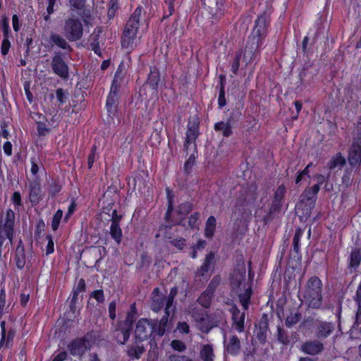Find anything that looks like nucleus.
<instances>
[{"label": "nucleus", "mask_w": 361, "mask_h": 361, "mask_svg": "<svg viewBox=\"0 0 361 361\" xmlns=\"http://www.w3.org/2000/svg\"><path fill=\"white\" fill-rule=\"evenodd\" d=\"M348 161L351 166H355L361 161V148L357 145H352L348 154Z\"/></svg>", "instance_id": "393cba45"}, {"label": "nucleus", "mask_w": 361, "mask_h": 361, "mask_svg": "<svg viewBox=\"0 0 361 361\" xmlns=\"http://www.w3.org/2000/svg\"><path fill=\"white\" fill-rule=\"evenodd\" d=\"M200 354L203 361H214V354L212 345H204L200 350Z\"/></svg>", "instance_id": "2f4dec72"}, {"label": "nucleus", "mask_w": 361, "mask_h": 361, "mask_svg": "<svg viewBox=\"0 0 361 361\" xmlns=\"http://www.w3.org/2000/svg\"><path fill=\"white\" fill-rule=\"evenodd\" d=\"M15 261L16 267L20 269H22L26 264L25 250L21 240H20L16 250Z\"/></svg>", "instance_id": "4be33fe9"}, {"label": "nucleus", "mask_w": 361, "mask_h": 361, "mask_svg": "<svg viewBox=\"0 0 361 361\" xmlns=\"http://www.w3.org/2000/svg\"><path fill=\"white\" fill-rule=\"evenodd\" d=\"M1 30L4 35V38H8L9 35V23L8 19L4 17L1 20Z\"/></svg>", "instance_id": "13d9d810"}, {"label": "nucleus", "mask_w": 361, "mask_h": 361, "mask_svg": "<svg viewBox=\"0 0 361 361\" xmlns=\"http://www.w3.org/2000/svg\"><path fill=\"white\" fill-rule=\"evenodd\" d=\"M61 186L59 185L56 181L53 180L49 185V194L51 197H54L61 191Z\"/></svg>", "instance_id": "6e6d98bb"}, {"label": "nucleus", "mask_w": 361, "mask_h": 361, "mask_svg": "<svg viewBox=\"0 0 361 361\" xmlns=\"http://www.w3.org/2000/svg\"><path fill=\"white\" fill-rule=\"evenodd\" d=\"M199 218H200V213H198V212H195L189 217L188 224L190 228H198Z\"/></svg>", "instance_id": "5fc2aeb1"}, {"label": "nucleus", "mask_w": 361, "mask_h": 361, "mask_svg": "<svg viewBox=\"0 0 361 361\" xmlns=\"http://www.w3.org/2000/svg\"><path fill=\"white\" fill-rule=\"evenodd\" d=\"M277 338L278 341L283 345H287L290 342L288 333L281 327H278Z\"/></svg>", "instance_id": "79ce46f5"}, {"label": "nucleus", "mask_w": 361, "mask_h": 361, "mask_svg": "<svg viewBox=\"0 0 361 361\" xmlns=\"http://www.w3.org/2000/svg\"><path fill=\"white\" fill-rule=\"evenodd\" d=\"M213 294L209 293L207 290H204L201 295L197 298V302L200 305H201L203 307L207 308L210 306L212 302V299L213 298Z\"/></svg>", "instance_id": "4c0bfd02"}, {"label": "nucleus", "mask_w": 361, "mask_h": 361, "mask_svg": "<svg viewBox=\"0 0 361 361\" xmlns=\"http://www.w3.org/2000/svg\"><path fill=\"white\" fill-rule=\"evenodd\" d=\"M1 338L0 341V348L3 347L6 343V322L2 321L1 322Z\"/></svg>", "instance_id": "69168bd1"}, {"label": "nucleus", "mask_w": 361, "mask_h": 361, "mask_svg": "<svg viewBox=\"0 0 361 361\" xmlns=\"http://www.w3.org/2000/svg\"><path fill=\"white\" fill-rule=\"evenodd\" d=\"M224 346L225 352H226L228 354L231 355H236L240 350L241 343L236 335L232 334L227 337L226 334L224 333Z\"/></svg>", "instance_id": "6e6552de"}, {"label": "nucleus", "mask_w": 361, "mask_h": 361, "mask_svg": "<svg viewBox=\"0 0 361 361\" xmlns=\"http://www.w3.org/2000/svg\"><path fill=\"white\" fill-rule=\"evenodd\" d=\"M180 0H166L165 4L167 6L168 8V13H165L163 18H168L173 15L175 11V5L178 4Z\"/></svg>", "instance_id": "a18cd8bd"}, {"label": "nucleus", "mask_w": 361, "mask_h": 361, "mask_svg": "<svg viewBox=\"0 0 361 361\" xmlns=\"http://www.w3.org/2000/svg\"><path fill=\"white\" fill-rule=\"evenodd\" d=\"M345 159L341 155V153H338L334 157L328 164V167L331 169H338L341 170L345 164Z\"/></svg>", "instance_id": "c756f323"}, {"label": "nucleus", "mask_w": 361, "mask_h": 361, "mask_svg": "<svg viewBox=\"0 0 361 361\" xmlns=\"http://www.w3.org/2000/svg\"><path fill=\"white\" fill-rule=\"evenodd\" d=\"M282 202L273 200L269 212L263 217L265 224H269L280 214L282 207Z\"/></svg>", "instance_id": "6ab92c4d"}, {"label": "nucleus", "mask_w": 361, "mask_h": 361, "mask_svg": "<svg viewBox=\"0 0 361 361\" xmlns=\"http://www.w3.org/2000/svg\"><path fill=\"white\" fill-rule=\"evenodd\" d=\"M193 205L190 202L182 203L179 205L178 212L181 215H187L192 211Z\"/></svg>", "instance_id": "49530a36"}, {"label": "nucleus", "mask_w": 361, "mask_h": 361, "mask_svg": "<svg viewBox=\"0 0 361 361\" xmlns=\"http://www.w3.org/2000/svg\"><path fill=\"white\" fill-rule=\"evenodd\" d=\"M257 326L256 336L261 343H264L267 341V332L269 331V320L266 314L262 315Z\"/></svg>", "instance_id": "dca6fc26"}, {"label": "nucleus", "mask_w": 361, "mask_h": 361, "mask_svg": "<svg viewBox=\"0 0 361 361\" xmlns=\"http://www.w3.org/2000/svg\"><path fill=\"white\" fill-rule=\"evenodd\" d=\"M41 193L40 184L37 181H33L30 184V200L32 203L39 202Z\"/></svg>", "instance_id": "c85d7f7f"}, {"label": "nucleus", "mask_w": 361, "mask_h": 361, "mask_svg": "<svg viewBox=\"0 0 361 361\" xmlns=\"http://www.w3.org/2000/svg\"><path fill=\"white\" fill-rule=\"evenodd\" d=\"M177 293H178V288L176 287H173L171 288L169 295H168V297H166V307L165 308L169 309V310L171 309V307L173 305L174 298L177 295Z\"/></svg>", "instance_id": "3c124183"}, {"label": "nucleus", "mask_w": 361, "mask_h": 361, "mask_svg": "<svg viewBox=\"0 0 361 361\" xmlns=\"http://www.w3.org/2000/svg\"><path fill=\"white\" fill-rule=\"evenodd\" d=\"M72 7L76 9H82L85 4V0H69Z\"/></svg>", "instance_id": "774afa93"}, {"label": "nucleus", "mask_w": 361, "mask_h": 361, "mask_svg": "<svg viewBox=\"0 0 361 361\" xmlns=\"http://www.w3.org/2000/svg\"><path fill=\"white\" fill-rule=\"evenodd\" d=\"M64 33L69 41L80 39L82 36L83 29L79 20L75 18L66 20L64 25Z\"/></svg>", "instance_id": "39448f33"}, {"label": "nucleus", "mask_w": 361, "mask_h": 361, "mask_svg": "<svg viewBox=\"0 0 361 361\" xmlns=\"http://www.w3.org/2000/svg\"><path fill=\"white\" fill-rule=\"evenodd\" d=\"M219 82H220V88H219V95L218 99V103L220 108L224 106L226 104V98H225V91L224 87L226 84V78L225 76L221 75L219 77Z\"/></svg>", "instance_id": "c9c22d12"}, {"label": "nucleus", "mask_w": 361, "mask_h": 361, "mask_svg": "<svg viewBox=\"0 0 361 361\" xmlns=\"http://www.w3.org/2000/svg\"><path fill=\"white\" fill-rule=\"evenodd\" d=\"M91 297L94 298L98 302H104V295L102 290H97L91 293Z\"/></svg>", "instance_id": "e2e57ef3"}, {"label": "nucleus", "mask_w": 361, "mask_h": 361, "mask_svg": "<svg viewBox=\"0 0 361 361\" xmlns=\"http://www.w3.org/2000/svg\"><path fill=\"white\" fill-rule=\"evenodd\" d=\"M50 42L63 49L72 50L66 40L60 35L51 32L49 36Z\"/></svg>", "instance_id": "a878e982"}, {"label": "nucleus", "mask_w": 361, "mask_h": 361, "mask_svg": "<svg viewBox=\"0 0 361 361\" xmlns=\"http://www.w3.org/2000/svg\"><path fill=\"white\" fill-rule=\"evenodd\" d=\"M136 35L137 34L133 33V32L126 31V30H124L121 41L122 47L126 49L132 48Z\"/></svg>", "instance_id": "7c9ffc66"}, {"label": "nucleus", "mask_w": 361, "mask_h": 361, "mask_svg": "<svg viewBox=\"0 0 361 361\" xmlns=\"http://www.w3.org/2000/svg\"><path fill=\"white\" fill-rule=\"evenodd\" d=\"M135 314L128 312L125 321L120 322H118V324H120L121 326L127 327L128 329H131L134 320L135 319Z\"/></svg>", "instance_id": "603ef678"}, {"label": "nucleus", "mask_w": 361, "mask_h": 361, "mask_svg": "<svg viewBox=\"0 0 361 361\" xmlns=\"http://www.w3.org/2000/svg\"><path fill=\"white\" fill-rule=\"evenodd\" d=\"M195 163V157L193 155L190 156L188 160L184 164V171L185 173L188 174Z\"/></svg>", "instance_id": "0e129e2a"}, {"label": "nucleus", "mask_w": 361, "mask_h": 361, "mask_svg": "<svg viewBox=\"0 0 361 361\" xmlns=\"http://www.w3.org/2000/svg\"><path fill=\"white\" fill-rule=\"evenodd\" d=\"M170 310L165 308L164 315L158 321L157 319H150L153 329H154V335L162 336L167 330L170 329V322L169 317Z\"/></svg>", "instance_id": "9d476101"}, {"label": "nucleus", "mask_w": 361, "mask_h": 361, "mask_svg": "<svg viewBox=\"0 0 361 361\" xmlns=\"http://www.w3.org/2000/svg\"><path fill=\"white\" fill-rule=\"evenodd\" d=\"M302 230L300 228H298L295 231L293 239V250L295 252H299V245H300V237L302 235Z\"/></svg>", "instance_id": "8fccbe9b"}, {"label": "nucleus", "mask_w": 361, "mask_h": 361, "mask_svg": "<svg viewBox=\"0 0 361 361\" xmlns=\"http://www.w3.org/2000/svg\"><path fill=\"white\" fill-rule=\"evenodd\" d=\"M166 238L169 240V243L177 249L182 250L185 246V239L183 238H178L174 233L166 232L165 235Z\"/></svg>", "instance_id": "bb28decb"}, {"label": "nucleus", "mask_w": 361, "mask_h": 361, "mask_svg": "<svg viewBox=\"0 0 361 361\" xmlns=\"http://www.w3.org/2000/svg\"><path fill=\"white\" fill-rule=\"evenodd\" d=\"M232 314L233 326L239 332L244 331L245 312H240V310L235 306L231 309Z\"/></svg>", "instance_id": "2eb2a0df"}, {"label": "nucleus", "mask_w": 361, "mask_h": 361, "mask_svg": "<svg viewBox=\"0 0 361 361\" xmlns=\"http://www.w3.org/2000/svg\"><path fill=\"white\" fill-rule=\"evenodd\" d=\"M215 265V255L214 252H209L206 255L204 261L197 271V275L207 278L209 272L212 271Z\"/></svg>", "instance_id": "ddd939ff"}, {"label": "nucleus", "mask_w": 361, "mask_h": 361, "mask_svg": "<svg viewBox=\"0 0 361 361\" xmlns=\"http://www.w3.org/2000/svg\"><path fill=\"white\" fill-rule=\"evenodd\" d=\"M110 234L111 238L116 242L117 244H120L121 243L123 233L119 224H111Z\"/></svg>", "instance_id": "f704fd0d"}, {"label": "nucleus", "mask_w": 361, "mask_h": 361, "mask_svg": "<svg viewBox=\"0 0 361 361\" xmlns=\"http://www.w3.org/2000/svg\"><path fill=\"white\" fill-rule=\"evenodd\" d=\"M221 281V278L219 275L214 276L207 286L206 290L214 295L215 290L220 285Z\"/></svg>", "instance_id": "a19ab883"}, {"label": "nucleus", "mask_w": 361, "mask_h": 361, "mask_svg": "<svg viewBox=\"0 0 361 361\" xmlns=\"http://www.w3.org/2000/svg\"><path fill=\"white\" fill-rule=\"evenodd\" d=\"M191 314L196 322V325L200 322H204V318L207 317L202 312L195 309H193L191 311Z\"/></svg>", "instance_id": "bf43d9fd"}, {"label": "nucleus", "mask_w": 361, "mask_h": 361, "mask_svg": "<svg viewBox=\"0 0 361 361\" xmlns=\"http://www.w3.org/2000/svg\"><path fill=\"white\" fill-rule=\"evenodd\" d=\"M135 338L143 341L154 336V329L152 322L148 319H140L136 324L135 330Z\"/></svg>", "instance_id": "423d86ee"}, {"label": "nucleus", "mask_w": 361, "mask_h": 361, "mask_svg": "<svg viewBox=\"0 0 361 361\" xmlns=\"http://www.w3.org/2000/svg\"><path fill=\"white\" fill-rule=\"evenodd\" d=\"M118 326L115 331V337L118 343L123 345L128 340L131 329L120 324H118Z\"/></svg>", "instance_id": "b1692460"}, {"label": "nucleus", "mask_w": 361, "mask_h": 361, "mask_svg": "<svg viewBox=\"0 0 361 361\" xmlns=\"http://www.w3.org/2000/svg\"><path fill=\"white\" fill-rule=\"evenodd\" d=\"M334 328V324L331 322L319 321L316 325L314 335L319 340L326 338L332 334Z\"/></svg>", "instance_id": "f8f14e48"}, {"label": "nucleus", "mask_w": 361, "mask_h": 361, "mask_svg": "<svg viewBox=\"0 0 361 361\" xmlns=\"http://www.w3.org/2000/svg\"><path fill=\"white\" fill-rule=\"evenodd\" d=\"M10 47L11 42L8 40V38H4L1 47V51L2 55L6 56L8 53Z\"/></svg>", "instance_id": "680f3d73"}, {"label": "nucleus", "mask_w": 361, "mask_h": 361, "mask_svg": "<svg viewBox=\"0 0 361 361\" xmlns=\"http://www.w3.org/2000/svg\"><path fill=\"white\" fill-rule=\"evenodd\" d=\"M302 318L301 314L295 310L294 312H290V315H288L286 319V325L288 327H291L298 323Z\"/></svg>", "instance_id": "58836bf2"}, {"label": "nucleus", "mask_w": 361, "mask_h": 361, "mask_svg": "<svg viewBox=\"0 0 361 361\" xmlns=\"http://www.w3.org/2000/svg\"><path fill=\"white\" fill-rule=\"evenodd\" d=\"M173 350L183 352L186 349V345L183 342L179 340H173L171 343Z\"/></svg>", "instance_id": "4d7b16f0"}, {"label": "nucleus", "mask_w": 361, "mask_h": 361, "mask_svg": "<svg viewBox=\"0 0 361 361\" xmlns=\"http://www.w3.org/2000/svg\"><path fill=\"white\" fill-rule=\"evenodd\" d=\"M286 192V188L284 185H279L274 194V200L283 202L284 195Z\"/></svg>", "instance_id": "de8ad7c7"}, {"label": "nucleus", "mask_w": 361, "mask_h": 361, "mask_svg": "<svg viewBox=\"0 0 361 361\" xmlns=\"http://www.w3.org/2000/svg\"><path fill=\"white\" fill-rule=\"evenodd\" d=\"M204 5L207 6V9L214 19L218 20L224 15V9L221 8L222 4L218 1L210 3L208 1V5L206 3H204Z\"/></svg>", "instance_id": "5701e85b"}, {"label": "nucleus", "mask_w": 361, "mask_h": 361, "mask_svg": "<svg viewBox=\"0 0 361 361\" xmlns=\"http://www.w3.org/2000/svg\"><path fill=\"white\" fill-rule=\"evenodd\" d=\"M360 259L361 257L359 250H353L350 255V267L353 268L357 267L360 264Z\"/></svg>", "instance_id": "c03bdc74"}, {"label": "nucleus", "mask_w": 361, "mask_h": 361, "mask_svg": "<svg viewBox=\"0 0 361 361\" xmlns=\"http://www.w3.org/2000/svg\"><path fill=\"white\" fill-rule=\"evenodd\" d=\"M300 350L305 354L317 355L324 351V345L319 339L310 340L301 345Z\"/></svg>", "instance_id": "9b49d317"}, {"label": "nucleus", "mask_w": 361, "mask_h": 361, "mask_svg": "<svg viewBox=\"0 0 361 361\" xmlns=\"http://www.w3.org/2000/svg\"><path fill=\"white\" fill-rule=\"evenodd\" d=\"M117 73L118 72H116L113 80L111 90L106 99V107L109 111H111V109L116 104L118 100V92L120 88V85L118 82Z\"/></svg>", "instance_id": "4468645a"}, {"label": "nucleus", "mask_w": 361, "mask_h": 361, "mask_svg": "<svg viewBox=\"0 0 361 361\" xmlns=\"http://www.w3.org/2000/svg\"><path fill=\"white\" fill-rule=\"evenodd\" d=\"M268 23L267 16L262 15L255 20V25L249 36L245 48L243 59L246 64L250 63L254 58L255 52L261 45V42L267 35Z\"/></svg>", "instance_id": "f03ea898"}, {"label": "nucleus", "mask_w": 361, "mask_h": 361, "mask_svg": "<svg viewBox=\"0 0 361 361\" xmlns=\"http://www.w3.org/2000/svg\"><path fill=\"white\" fill-rule=\"evenodd\" d=\"M207 316L210 330L214 327H217L221 324H226V322L223 312L219 310H217L214 313Z\"/></svg>", "instance_id": "aec40b11"}, {"label": "nucleus", "mask_w": 361, "mask_h": 361, "mask_svg": "<svg viewBox=\"0 0 361 361\" xmlns=\"http://www.w3.org/2000/svg\"><path fill=\"white\" fill-rule=\"evenodd\" d=\"M141 14L142 7L138 6L137 8H136L134 13L132 14L129 20L126 23L125 28L126 31L133 32V33L137 34L139 27V21Z\"/></svg>", "instance_id": "f3484780"}, {"label": "nucleus", "mask_w": 361, "mask_h": 361, "mask_svg": "<svg viewBox=\"0 0 361 361\" xmlns=\"http://www.w3.org/2000/svg\"><path fill=\"white\" fill-rule=\"evenodd\" d=\"M169 361H192L190 358L185 355H171L169 357Z\"/></svg>", "instance_id": "338daca9"}, {"label": "nucleus", "mask_w": 361, "mask_h": 361, "mask_svg": "<svg viewBox=\"0 0 361 361\" xmlns=\"http://www.w3.org/2000/svg\"><path fill=\"white\" fill-rule=\"evenodd\" d=\"M165 303L166 304V298L165 296L154 295L152 296L150 307L154 312H158L162 309Z\"/></svg>", "instance_id": "cd10ccee"}, {"label": "nucleus", "mask_w": 361, "mask_h": 361, "mask_svg": "<svg viewBox=\"0 0 361 361\" xmlns=\"http://www.w3.org/2000/svg\"><path fill=\"white\" fill-rule=\"evenodd\" d=\"M98 334L96 331H90L81 338H77L72 341L68 345L70 353L73 356L82 357L85 352L90 349L96 341Z\"/></svg>", "instance_id": "20e7f679"}, {"label": "nucleus", "mask_w": 361, "mask_h": 361, "mask_svg": "<svg viewBox=\"0 0 361 361\" xmlns=\"http://www.w3.org/2000/svg\"><path fill=\"white\" fill-rule=\"evenodd\" d=\"M198 124H197L195 122H190L188 126L186 140L184 144V147L188 149L190 144L194 143L198 137Z\"/></svg>", "instance_id": "412c9836"}, {"label": "nucleus", "mask_w": 361, "mask_h": 361, "mask_svg": "<svg viewBox=\"0 0 361 361\" xmlns=\"http://www.w3.org/2000/svg\"><path fill=\"white\" fill-rule=\"evenodd\" d=\"M216 219L214 216H211L208 218L204 229V234L207 238H212L214 235L216 228Z\"/></svg>", "instance_id": "e433bc0d"}, {"label": "nucleus", "mask_w": 361, "mask_h": 361, "mask_svg": "<svg viewBox=\"0 0 361 361\" xmlns=\"http://www.w3.org/2000/svg\"><path fill=\"white\" fill-rule=\"evenodd\" d=\"M103 32L101 27L94 29L93 33L90 36V46L91 49L98 56H102V51L99 47V38Z\"/></svg>", "instance_id": "a211bd4d"}, {"label": "nucleus", "mask_w": 361, "mask_h": 361, "mask_svg": "<svg viewBox=\"0 0 361 361\" xmlns=\"http://www.w3.org/2000/svg\"><path fill=\"white\" fill-rule=\"evenodd\" d=\"M51 68L54 73L61 78L63 79L68 78V66L59 53L56 54L52 58Z\"/></svg>", "instance_id": "1a4fd4ad"}, {"label": "nucleus", "mask_w": 361, "mask_h": 361, "mask_svg": "<svg viewBox=\"0 0 361 361\" xmlns=\"http://www.w3.org/2000/svg\"><path fill=\"white\" fill-rule=\"evenodd\" d=\"M214 130L216 131H221L224 136L229 137L232 134L231 126L230 121L228 122H219L214 125Z\"/></svg>", "instance_id": "72a5a7b5"}, {"label": "nucleus", "mask_w": 361, "mask_h": 361, "mask_svg": "<svg viewBox=\"0 0 361 361\" xmlns=\"http://www.w3.org/2000/svg\"><path fill=\"white\" fill-rule=\"evenodd\" d=\"M85 290V281L84 279H81L78 283L76 289L73 292L72 302H73L77 299L78 293L83 292Z\"/></svg>", "instance_id": "864d4df0"}, {"label": "nucleus", "mask_w": 361, "mask_h": 361, "mask_svg": "<svg viewBox=\"0 0 361 361\" xmlns=\"http://www.w3.org/2000/svg\"><path fill=\"white\" fill-rule=\"evenodd\" d=\"M62 216L63 211L61 209H58L55 214L54 215L51 223V227L54 231H56L58 229Z\"/></svg>", "instance_id": "09e8293b"}, {"label": "nucleus", "mask_w": 361, "mask_h": 361, "mask_svg": "<svg viewBox=\"0 0 361 361\" xmlns=\"http://www.w3.org/2000/svg\"><path fill=\"white\" fill-rule=\"evenodd\" d=\"M323 283L317 276H312L306 282L302 292V302L308 307L319 309L322 305Z\"/></svg>", "instance_id": "7ed1b4c3"}, {"label": "nucleus", "mask_w": 361, "mask_h": 361, "mask_svg": "<svg viewBox=\"0 0 361 361\" xmlns=\"http://www.w3.org/2000/svg\"><path fill=\"white\" fill-rule=\"evenodd\" d=\"M159 82V75L157 71H151L148 80L147 84L152 88L156 89Z\"/></svg>", "instance_id": "37998d69"}, {"label": "nucleus", "mask_w": 361, "mask_h": 361, "mask_svg": "<svg viewBox=\"0 0 361 361\" xmlns=\"http://www.w3.org/2000/svg\"><path fill=\"white\" fill-rule=\"evenodd\" d=\"M319 191V184H315L312 187L306 188L303 192L304 197L308 200H313L316 198L317 193Z\"/></svg>", "instance_id": "ea45409f"}, {"label": "nucleus", "mask_w": 361, "mask_h": 361, "mask_svg": "<svg viewBox=\"0 0 361 361\" xmlns=\"http://www.w3.org/2000/svg\"><path fill=\"white\" fill-rule=\"evenodd\" d=\"M14 212L11 209H8L6 211V216L4 220V223L1 225L0 227V234H3V235L6 236L11 245L13 244V238L14 234Z\"/></svg>", "instance_id": "0eeeda50"}, {"label": "nucleus", "mask_w": 361, "mask_h": 361, "mask_svg": "<svg viewBox=\"0 0 361 361\" xmlns=\"http://www.w3.org/2000/svg\"><path fill=\"white\" fill-rule=\"evenodd\" d=\"M246 270L243 263L238 264L230 276V284L233 291L238 294L240 302L245 310L248 305L252 295L251 286L246 279Z\"/></svg>", "instance_id": "f257e3e1"}, {"label": "nucleus", "mask_w": 361, "mask_h": 361, "mask_svg": "<svg viewBox=\"0 0 361 361\" xmlns=\"http://www.w3.org/2000/svg\"><path fill=\"white\" fill-rule=\"evenodd\" d=\"M197 328L200 331H201L203 333L208 334L210 331L209 324H208V319L207 316L204 318V322H200L197 324Z\"/></svg>", "instance_id": "052dcab7"}, {"label": "nucleus", "mask_w": 361, "mask_h": 361, "mask_svg": "<svg viewBox=\"0 0 361 361\" xmlns=\"http://www.w3.org/2000/svg\"><path fill=\"white\" fill-rule=\"evenodd\" d=\"M145 349L143 345H132L128 348L127 354L131 358L140 359L141 355L145 353Z\"/></svg>", "instance_id": "473e14b6"}]
</instances>
